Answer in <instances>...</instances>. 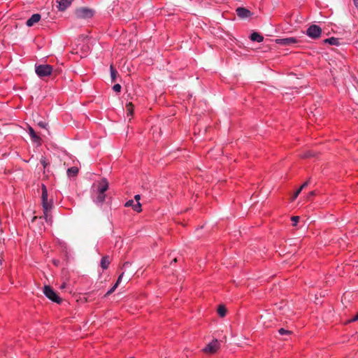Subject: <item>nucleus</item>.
<instances>
[{
	"instance_id": "nucleus-1",
	"label": "nucleus",
	"mask_w": 358,
	"mask_h": 358,
	"mask_svg": "<svg viewBox=\"0 0 358 358\" xmlns=\"http://www.w3.org/2000/svg\"><path fill=\"white\" fill-rule=\"evenodd\" d=\"M108 189V182L106 178H103L97 186L96 196H92L93 202L98 206H101L106 200V192Z\"/></svg>"
},
{
	"instance_id": "nucleus-2",
	"label": "nucleus",
	"mask_w": 358,
	"mask_h": 358,
	"mask_svg": "<svg viewBox=\"0 0 358 358\" xmlns=\"http://www.w3.org/2000/svg\"><path fill=\"white\" fill-rule=\"evenodd\" d=\"M41 201L43 210V217L45 219L46 222H49L51 220V217L49 215V211H50L53 207V201L52 199L48 201V189L44 184H42L41 185Z\"/></svg>"
},
{
	"instance_id": "nucleus-3",
	"label": "nucleus",
	"mask_w": 358,
	"mask_h": 358,
	"mask_svg": "<svg viewBox=\"0 0 358 358\" xmlns=\"http://www.w3.org/2000/svg\"><path fill=\"white\" fill-rule=\"evenodd\" d=\"M53 71V68L50 64H36L35 65V72L36 75L43 79L48 76H50Z\"/></svg>"
},
{
	"instance_id": "nucleus-4",
	"label": "nucleus",
	"mask_w": 358,
	"mask_h": 358,
	"mask_svg": "<svg viewBox=\"0 0 358 358\" xmlns=\"http://www.w3.org/2000/svg\"><path fill=\"white\" fill-rule=\"evenodd\" d=\"M43 294L45 296L54 303L61 304L62 299L57 294V292L50 285H45L43 287Z\"/></svg>"
},
{
	"instance_id": "nucleus-5",
	"label": "nucleus",
	"mask_w": 358,
	"mask_h": 358,
	"mask_svg": "<svg viewBox=\"0 0 358 358\" xmlns=\"http://www.w3.org/2000/svg\"><path fill=\"white\" fill-rule=\"evenodd\" d=\"M94 14V12L93 10L85 7L78 8L76 11V16L81 19L91 18L93 17Z\"/></svg>"
},
{
	"instance_id": "nucleus-6",
	"label": "nucleus",
	"mask_w": 358,
	"mask_h": 358,
	"mask_svg": "<svg viewBox=\"0 0 358 358\" xmlns=\"http://www.w3.org/2000/svg\"><path fill=\"white\" fill-rule=\"evenodd\" d=\"M322 29L316 24L310 25L306 30V34L313 39H317L320 37Z\"/></svg>"
},
{
	"instance_id": "nucleus-7",
	"label": "nucleus",
	"mask_w": 358,
	"mask_h": 358,
	"mask_svg": "<svg viewBox=\"0 0 358 358\" xmlns=\"http://www.w3.org/2000/svg\"><path fill=\"white\" fill-rule=\"evenodd\" d=\"M220 348V342L215 339L210 342L203 350L206 353L214 354Z\"/></svg>"
},
{
	"instance_id": "nucleus-8",
	"label": "nucleus",
	"mask_w": 358,
	"mask_h": 358,
	"mask_svg": "<svg viewBox=\"0 0 358 358\" xmlns=\"http://www.w3.org/2000/svg\"><path fill=\"white\" fill-rule=\"evenodd\" d=\"M275 43L278 45L287 46V45H294V44L298 43V40L294 37L277 38L275 40Z\"/></svg>"
},
{
	"instance_id": "nucleus-9",
	"label": "nucleus",
	"mask_w": 358,
	"mask_h": 358,
	"mask_svg": "<svg viewBox=\"0 0 358 358\" xmlns=\"http://www.w3.org/2000/svg\"><path fill=\"white\" fill-rule=\"evenodd\" d=\"M236 12L240 18L249 17L252 15L250 10L243 7L237 8Z\"/></svg>"
},
{
	"instance_id": "nucleus-10",
	"label": "nucleus",
	"mask_w": 358,
	"mask_h": 358,
	"mask_svg": "<svg viewBox=\"0 0 358 358\" xmlns=\"http://www.w3.org/2000/svg\"><path fill=\"white\" fill-rule=\"evenodd\" d=\"M125 207H131L134 210H135L137 213H141L142 211L141 204L139 201H138L136 203H134V200L131 199L127 201L125 204Z\"/></svg>"
},
{
	"instance_id": "nucleus-11",
	"label": "nucleus",
	"mask_w": 358,
	"mask_h": 358,
	"mask_svg": "<svg viewBox=\"0 0 358 358\" xmlns=\"http://www.w3.org/2000/svg\"><path fill=\"white\" fill-rule=\"evenodd\" d=\"M28 133L32 140L33 142L38 143V145H41V138L39 136L36 134L34 129L31 127H29L28 128Z\"/></svg>"
},
{
	"instance_id": "nucleus-12",
	"label": "nucleus",
	"mask_w": 358,
	"mask_h": 358,
	"mask_svg": "<svg viewBox=\"0 0 358 358\" xmlns=\"http://www.w3.org/2000/svg\"><path fill=\"white\" fill-rule=\"evenodd\" d=\"M41 15L38 13L33 14L30 18L27 20L26 25L27 27H32L34 24L38 22L41 20Z\"/></svg>"
},
{
	"instance_id": "nucleus-13",
	"label": "nucleus",
	"mask_w": 358,
	"mask_h": 358,
	"mask_svg": "<svg viewBox=\"0 0 358 358\" xmlns=\"http://www.w3.org/2000/svg\"><path fill=\"white\" fill-rule=\"evenodd\" d=\"M73 0H59L57 2L59 3L58 5V9L59 10H66L72 3Z\"/></svg>"
},
{
	"instance_id": "nucleus-14",
	"label": "nucleus",
	"mask_w": 358,
	"mask_h": 358,
	"mask_svg": "<svg viewBox=\"0 0 358 358\" xmlns=\"http://www.w3.org/2000/svg\"><path fill=\"white\" fill-rule=\"evenodd\" d=\"M110 264V260L108 255H105L102 257L100 262V266L102 268L103 270L107 269L109 267Z\"/></svg>"
},
{
	"instance_id": "nucleus-15",
	"label": "nucleus",
	"mask_w": 358,
	"mask_h": 358,
	"mask_svg": "<svg viewBox=\"0 0 358 358\" xmlns=\"http://www.w3.org/2000/svg\"><path fill=\"white\" fill-rule=\"evenodd\" d=\"M250 38L252 41H256L258 43H261L264 41V36L255 31L250 34Z\"/></svg>"
},
{
	"instance_id": "nucleus-16",
	"label": "nucleus",
	"mask_w": 358,
	"mask_h": 358,
	"mask_svg": "<svg viewBox=\"0 0 358 358\" xmlns=\"http://www.w3.org/2000/svg\"><path fill=\"white\" fill-rule=\"evenodd\" d=\"M324 43H329V45H336V46H338L341 45L339 38H335V37H331L329 38H326L324 40Z\"/></svg>"
},
{
	"instance_id": "nucleus-17",
	"label": "nucleus",
	"mask_w": 358,
	"mask_h": 358,
	"mask_svg": "<svg viewBox=\"0 0 358 358\" xmlns=\"http://www.w3.org/2000/svg\"><path fill=\"white\" fill-rule=\"evenodd\" d=\"M127 116L130 117V118L133 116L134 106L131 102L127 103L125 106Z\"/></svg>"
},
{
	"instance_id": "nucleus-18",
	"label": "nucleus",
	"mask_w": 358,
	"mask_h": 358,
	"mask_svg": "<svg viewBox=\"0 0 358 358\" xmlns=\"http://www.w3.org/2000/svg\"><path fill=\"white\" fill-rule=\"evenodd\" d=\"M78 173V169L76 166H72L67 169V175L69 177L76 176Z\"/></svg>"
},
{
	"instance_id": "nucleus-19",
	"label": "nucleus",
	"mask_w": 358,
	"mask_h": 358,
	"mask_svg": "<svg viewBox=\"0 0 358 358\" xmlns=\"http://www.w3.org/2000/svg\"><path fill=\"white\" fill-rule=\"evenodd\" d=\"M110 72L111 80L112 82H115L116 80L118 73L112 64L110 66Z\"/></svg>"
},
{
	"instance_id": "nucleus-20",
	"label": "nucleus",
	"mask_w": 358,
	"mask_h": 358,
	"mask_svg": "<svg viewBox=\"0 0 358 358\" xmlns=\"http://www.w3.org/2000/svg\"><path fill=\"white\" fill-rule=\"evenodd\" d=\"M217 313L220 317H224L227 313L226 308L222 305L219 306V307L217 308Z\"/></svg>"
},
{
	"instance_id": "nucleus-21",
	"label": "nucleus",
	"mask_w": 358,
	"mask_h": 358,
	"mask_svg": "<svg viewBox=\"0 0 358 358\" xmlns=\"http://www.w3.org/2000/svg\"><path fill=\"white\" fill-rule=\"evenodd\" d=\"M40 162L41 164H42L43 167V169H44V173H45V171L47 169V167L50 165V163L49 162L47 161L46 158L45 157H42L40 159Z\"/></svg>"
},
{
	"instance_id": "nucleus-22",
	"label": "nucleus",
	"mask_w": 358,
	"mask_h": 358,
	"mask_svg": "<svg viewBox=\"0 0 358 358\" xmlns=\"http://www.w3.org/2000/svg\"><path fill=\"white\" fill-rule=\"evenodd\" d=\"M117 287V283H115V285L106 293L104 296L106 297L111 294L113 292H115Z\"/></svg>"
},
{
	"instance_id": "nucleus-23",
	"label": "nucleus",
	"mask_w": 358,
	"mask_h": 358,
	"mask_svg": "<svg viewBox=\"0 0 358 358\" xmlns=\"http://www.w3.org/2000/svg\"><path fill=\"white\" fill-rule=\"evenodd\" d=\"M278 332L279 334L281 335V336H284V335H289L292 332L289 330H286L283 328H281L278 330Z\"/></svg>"
},
{
	"instance_id": "nucleus-24",
	"label": "nucleus",
	"mask_w": 358,
	"mask_h": 358,
	"mask_svg": "<svg viewBox=\"0 0 358 358\" xmlns=\"http://www.w3.org/2000/svg\"><path fill=\"white\" fill-rule=\"evenodd\" d=\"M313 154L312 153V152L310 151H307L306 152H304L303 155H301V157L302 158H309L310 157H313Z\"/></svg>"
},
{
	"instance_id": "nucleus-25",
	"label": "nucleus",
	"mask_w": 358,
	"mask_h": 358,
	"mask_svg": "<svg viewBox=\"0 0 358 358\" xmlns=\"http://www.w3.org/2000/svg\"><path fill=\"white\" fill-rule=\"evenodd\" d=\"M291 220L293 222V224L292 225L293 226H296L297 222H299V216H292L291 217Z\"/></svg>"
},
{
	"instance_id": "nucleus-26",
	"label": "nucleus",
	"mask_w": 358,
	"mask_h": 358,
	"mask_svg": "<svg viewBox=\"0 0 358 358\" xmlns=\"http://www.w3.org/2000/svg\"><path fill=\"white\" fill-rule=\"evenodd\" d=\"M122 89V87L120 84H115L113 87V90L116 92H120Z\"/></svg>"
},
{
	"instance_id": "nucleus-27",
	"label": "nucleus",
	"mask_w": 358,
	"mask_h": 358,
	"mask_svg": "<svg viewBox=\"0 0 358 358\" xmlns=\"http://www.w3.org/2000/svg\"><path fill=\"white\" fill-rule=\"evenodd\" d=\"M38 126L41 128L46 129L48 124L45 122L40 121L38 122Z\"/></svg>"
},
{
	"instance_id": "nucleus-28",
	"label": "nucleus",
	"mask_w": 358,
	"mask_h": 358,
	"mask_svg": "<svg viewBox=\"0 0 358 358\" xmlns=\"http://www.w3.org/2000/svg\"><path fill=\"white\" fill-rule=\"evenodd\" d=\"M301 192V188H299L295 192L294 194H293L292 196V200H294L297 198V196H299V194H300V192Z\"/></svg>"
},
{
	"instance_id": "nucleus-29",
	"label": "nucleus",
	"mask_w": 358,
	"mask_h": 358,
	"mask_svg": "<svg viewBox=\"0 0 358 358\" xmlns=\"http://www.w3.org/2000/svg\"><path fill=\"white\" fill-rule=\"evenodd\" d=\"M124 275V272H122L117 278V280L116 281L115 283H117V286L119 285V284L120 283L121 280H122V278Z\"/></svg>"
},
{
	"instance_id": "nucleus-30",
	"label": "nucleus",
	"mask_w": 358,
	"mask_h": 358,
	"mask_svg": "<svg viewBox=\"0 0 358 358\" xmlns=\"http://www.w3.org/2000/svg\"><path fill=\"white\" fill-rule=\"evenodd\" d=\"M355 321H358V313L355 317H353L352 319H350L348 321V323H350V322H355Z\"/></svg>"
},
{
	"instance_id": "nucleus-31",
	"label": "nucleus",
	"mask_w": 358,
	"mask_h": 358,
	"mask_svg": "<svg viewBox=\"0 0 358 358\" xmlns=\"http://www.w3.org/2000/svg\"><path fill=\"white\" fill-rule=\"evenodd\" d=\"M308 183H309L308 180L306 181L305 182H303L302 184V185L299 188H301V190H302L303 188H305L306 187L308 186Z\"/></svg>"
},
{
	"instance_id": "nucleus-32",
	"label": "nucleus",
	"mask_w": 358,
	"mask_h": 358,
	"mask_svg": "<svg viewBox=\"0 0 358 358\" xmlns=\"http://www.w3.org/2000/svg\"><path fill=\"white\" fill-rule=\"evenodd\" d=\"M130 265H131L130 262H125L123 264L122 267L125 268H127V267L129 266Z\"/></svg>"
},
{
	"instance_id": "nucleus-33",
	"label": "nucleus",
	"mask_w": 358,
	"mask_h": 358,
	"mask_svg": "<svg viewBox=\"0 0 358 358\" xmlns=\"http://www.w3.org/2000/svg\"><path fill=\"white\" fill-rule=\"evenodd\" d=\"M315 195V191H311V192H309L308 198H309L310 196H313Z\"/></svg>"
},
{
	"instance_id": "nucleus-34",
	"label": "nucleus",
	"mask_w": 358,
	"mask_h": 358,
	"mask_svg": "<svg viewBox=\"0 0 358 358\" xmlns=\"http://www.w3.org/2000/svg\"><path fill=\"white\" fill-rule=\"evenodd\" d=\"M134 199L136 201V203H137L141 199V196L139 194L135 195L134 196Z\"/></svg>"
},
{
	"instance_id": "nucleus-35",
	"label": "nucleus",
	"mask_w": 358,
	"mask_h": 358,
	"mask_svg": "<svg viewBox=\"0 0 358 358\" xmlns=\"http://www.w3.org/2000/svg\"><path fill=\"white\" fill-rule=\"evenodd\" d=\"M66 287V283L65 282H64L60 285L59 288H60L61 289H64Z\"/></svg>"
},
{
	"instance_id": "nucleus-36",
	"label": "nucleus",
	"mask_w": 358,
	"mask_h": 358,
	"mask_svg": "<svg viewBox=\"0 0 358 358\" xmlns=\"http://www.w3.org/2000/svg\"><path fill=\"white\" fill-rule=\"evenodd\" d=\"M353 1H354L355 6L358 9V0H353Z\"/></svg>"
},
{
	"instance_id": "nucleus-37",
	"label": "nucleus",
	"mask_w": 358,
	"mask_h": 358,
	"mask_svg": "<svg viewBox=\"0 0 358 358\" xmlns=\"http://www.w3.org/2000/svg\"><path fill=\"white\" fill-rule=\"evenodd\" d=\"M173 262H177V258H174V259H173Z\"/></svg>"
},
{
	"instance_id": "nucleus-38",
	"label": "nucleus",
	"mask_w": 358,
	"mask_h": 358,
	"mask_svg": "<svg viewBox=\"0 0 358 358\" xmlns=\"http://www.w3.org/2000/svg\"><path fill=\"white\" fill-rule=\"evenodd\" d=\"M36 219V217H34L32 219V222H34Z\"/></svg>"
},
{
	"instance_id": "nucleus-39",
	"label": "nucleus",
	"mask_w": 358,
	"mask_h": 358,
	"mask_svg": "<svg viewBox=\"0 0 358 358\" xmlns=\"http://www.w3.org/2000/svg\"><path fill=\"white\" fill-rule=\"evenodd\" d=\"M131 358H134V357H131Z\"/></svg>"
}]
</instances>
